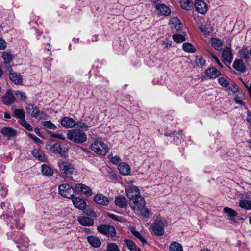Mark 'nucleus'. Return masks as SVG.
<instances>
[{"label": "nucleus", "mask_w": 251, "mask_h": 251, "mask_svg": "<svg viewBox=\"0 0 251 251\" xmlns=\"http://www.w3.org/2000/svg\"><path fill=\"white\" fill-rule=\"evenodd\" d=\"M181 7L185 10H190L193 6V2L191 0H180Z\"/></svg>", "instance_id": "obj_29"}, {"label": "nucleus", "mask_w": 251, "mask_h": 251, "mask_svg": "<svg viewBox=\"0 0 251 251\" xmlns=\"http://www.w3.org/2000/svg\"><path fill=\"white\" fill-rule=\"evenodd\" d=\"M232 67L237 71L242 73H244L246 69L245 64L241 59H235L233 63Z\"/></svg>", "instance_id": "obj_18"}, {"label": "nucleus", "mask_w": 251, "mask_h": 251, "mask_svg": "<svg viewBox=\"0 0 251 251\" xmlns=\"http://www.w3.org/2000/svg\"><path fill=\"white\" fill-rule=\"evenodd\" d=\"M88 243L94 248H98L101 245L100 239L96 236H88L87 237Z\"/></svg>", "instance_id": "obj_22"}, {"label": "nucleus", "mask_w": 251, "mask_h": 251, "mask_svg": "<svg viewBox=\"0 0 251 251\" xmlns=\"http://www.w3.org/2000/svg\"><path fill=\"white\" fill-rule=\"evenodd\" d=\"M124 242L126 244L127 248L131 251L136 250V245L132 240L129 239H125L124 240Z\"/></svg>", "instance_id": "obj_41"}, {"label": "nucleus", "mask_w": 251, "mask_h": 251, "mask_svg": "<svg viewBox=\"0 0 251 251\" xmlns=\"http://www.w3.org/2000/svg\"><path fill=\"white\" fill-rule=\"evenodd\" d=\"M15 100L16 99L13 94L12 91L10 89L7 90L6 93L1 97V101L6 106L13 104L15 102Z\"/></svg>", "instance_id": "obj_8"}, {"label": "nucleus", "mask_w": 251, "mask_h": 251, "mask_svg": "<svg viewBox=\"0 0 251 251\" xmlns=\"http://www.w3.org/2000/svg\"><path fill=\"white\" fill-rule=\"evenodd\" d=\"M33 155L40 160H44L45 156L42 154V152L38 150L34 149L32 151Z\"/></svg>", "instance_id": "obj_40"}, {"label": "nucleus", "mask_w": 251, "mask_h": 251, "mask_svg": "<svg viewBox=\"0 0 251 251\" xmlns=\"http://www.w3.org/2000/svg\"><path fill=\"white\" fill-rule=\"evenodd\" d=\"M201 31L204 34H207L209 31H207V28L203 25H201L200 28Z\"/></svg>", "instance_id": "obj_58"}, {"label": "nucleus", "mask_w": 251, "mask_h": 251, "mask_svg": "<svg viewBox=\"0 0 251 251\" xmlns=\"http://www.w3.org/2000/svg\"><path fill=\"white\" fill-rule=\"evenodd\" d=\"M109 158L110 159L111 162L114 164H119L121 161L119 156L116 155L115 156H111L110 155L109 156Z\"/></svg>", "instance_id": "obj_49"}, {"label": "nucleus", "mask_w": 251, "mask_h": 251, "mask_svg": "<svg viewBox=\"0 0 251 251\" xmlns=\"http://www.w3.org/2000/svg\"><path fill=\"white\" fill-rule=\"evenodd\" d=\"M170 251H183L181 245L176 242H172L169 247Z\"/></svg>", "instance_id": "obj_32"}, {"label": "nucleus", "mask_w": 251, "mask_h": 251, "mask_svg": "<svg viewBox=\"0 0 251 251\" xmlns=\"http://www.w3.org/2000/svg\"><path fill=\"white\" fill-rule=\"evenodd\" d=\"M223 211L225 213L227 214L229 217V219L231 221L234 220V217L237 215V213L230 208L225 207Z\"/></svg>", "instance_id": "obj_35"}, {"label": "nucleus", "mask_w": 251, "mask_h": 251, "mask_svg": "<svg viewBox=\"0 0 251 251\" xmlns=\"http://www.w3.org/2000/svg\"><path fill=\"white\" fill-rule=\"evenodd\" d=\"M34 132L39 137H42V135L40 134V130L38 128H35L34 129Z\"/></svg>", "instance_id": "obj_62"}, {"label": "nucleus", "mask_w": 251, "mask_h": 251, "mask_svg": "<svg viewBox=\"0 0 251 251\" xmlns=\"http://www.w3.org/2000/svg\"><path fill=\"white\" fill-rule=\"evenodd\" d=\"M16 243H18L17 247L21 251H27L28 239L25 236L21 235Z\"/></svg>", "instance_id": "obj_10"}, {"label": "nucleus", "mask_w": 251, "mask_h": 251, "mask_svg": "<svg viewBox=\"0 0 251 251\" xmlns=\"http://www.w3.org/2000/svg\"><path fill=\"white\" fill-rule=\"evenodd\" d=\"M28 136L30 138H31L33 140H34L35 141V142L37 143H42V141L40 139H39L38 138H37V137H36L34 135H33V134H31V133H29L28 134Z\"/></svg>", "instance_id": "obj_52"}, {"label": "nucleus", "mask_w": 251, "mask_h": 251, "mask_svg": "<svg viewBox=\"0 0 251 251\" xmlns=\"http://www.w3.org/2000/svg\"><path fill=\"white\" fill-rule=\"evenodd\" d=\"M222 56L225 61L230 63L233 59L231 48L226 47L223 50Z\"/></svg>", "instance_id": "obj_19"}, {"label": "nucleus", "mask_w": 251, "mask_h": 251, "mask_svg": "<svg viewBox=\"0 0 251 251\" xmlns=\"http://www.w3.org/2000/svg\"><path fill=\"white\" fill-rule=\"evenodd\" d=\"M107 251H120L118 246L115 243H110L107 245Z\"/></svg>", "instance_id": "obj_45"}, {"label": "nucleus", "mask_w": 251, "mask_h": 251, "mask_svg": "<svg viewBox=\"0 0 251 251\" xmlns=\"http://www.w3.org/2000/svg\"><path fill=\"white\" fill-rule=\"evenodd\" d=\"M84 212L86 215L90 216H94L95 215V212L93 210L90 208L86 209Z\"/></svg>", "instance_id": "obj_54"}, {"label": "nucleus", "mask_w": 251, "mask_h": 251, "mask_svg": "<svg viewBox=\"0 0 251 251\" xmlns=\"http://www.w3.org/2000/svg\"><path fill=\"white\" fill-rule=\"evenodd\" d=\"M58 166L61 174L64 176L70 178L74 173L75 167L74 165L66 161H59Z\"/></svg>", "instance_id": "obj_3"}, {"label": "nucleus", "mask_w": 251, "mask_h": 251, "mask_svg": "<svg viewBox=\"0 0 251 251\" xmlns=\"http://www.w3.org/2000/svg\"><path fill=\"white\" fill-rule=\"evenodd\" d=\"M196 11L202 14H205L207 11V6L205 2L201 0L195 1Z\"/></svg>", "instance_id": "obj_14"}, {"label": "nucleus", "mask_w": 251, "mask_h": 251, "mask_svg": "<svg viewBox=\"0 0 251 251\" xmlns=\"http://www.w3.org/2000/svg\"><path fill=\"white\" fill-rule=\"evenodd\" d=\"M228 88L229 89L234 92L237 91L238 90V87L237 85L234 83L231 84V86H229Z\"/></svg>", "instance_id": "obj_59"}, {"label": "nucleus", "mask_w": 251, "mask_h": 251, "mask_svg": "<svg viewBox=\"0 0 251 251\" xmlns=\"http://www.w3.org/2000/svg\"><path fill=\"white\" fill-rule=\"evenodd\" d=\"M21 124L24 126L26 129L28 131H32L33 130L32 127L30 125L28 124L25 119H22L20 121Z\"/></svg>", "instance_id": "obj_47"}, {"label": "nucleus", "mask_w": 251, "mask_h": 251, "mask_svg": "<svg viewBox=\"0 0 251 251\" xmlns=\"http://www.w3.org/2000/svg\"><path fill=\"white\" fill-rule=\"evenodd\" d=\"M91 150L100 155H105L108 152L107 145L100 141H95L90 146Z\"/></svg>", "instance_id": "obj_5"}, {"label": "nucleus", "mask_w": 251, "mask_h": 251, "mask_svg": "<svg viewBox=\"0 0 251 251\" xmlns=\"http://www.w3.org/2000/svg\"><path fill=\"white\" fill-rule=\"evenodd\" d=\"M67 136L69 140L77 144L83 143L87 139L86 134L80 129L68 130Z\"/></svg>", "instance_id": "obj_2"}, {"label": "nucleus", "mask_w": 251, "mask_h": 251, "mask_svg": "<svg viewBox=\"0 0 251 251\" xmlns=\"http://www.w3.org/2000/svg\"><path fill=\"white\" fill-rule=\"evenodd\" d=\"M72 200L75 207L80 210H83L86 208L87 205L83 199L78 197H73Z\"/></svg>", "instance_id": "obj_12"}, {"label": "nucleus", "mask_w": 251, "mask_h": 251, "mask_svg": "<svg viewBox=\"0 0 251 251\" xmlns=\"http://www.w3.org/2000/svg\"><path fill=\"white\" fill-rule=\"evenodd\" d=\"M50 136L52 137L57 138L61 139L62 140H65V137L62 135H59V134H58L56 133H53L52 132H50Z\"/></svg>", "instance_id": "obj_51"}, {"label": "nucleus", "mask_w": 251, "mask_h": 251, "mask_svg": "<svg viewBox=\"0 0 251 251\" xmlns=\"http://www.w3.org/2000/svg\"><path fill=\"white\" fill-rule=\"evenodd\" d=\"M209 54L211 56V57L215 60V61L221 67H222V65L221 64L219 60L217 57L216 56H215L213 53H212L211 52L209 51Z\"/></svg>", "instance_id": "obj_55"}, {"label": "nucleus", "mask_w": 251, "mask_h": 251, "mask_svg": "<svg viewBox=\"0 0 251 251\" xmlns=\"http://www.w3.org/2000/svg\"><path fill=\"white\" fill-rule=\"evenodd\" d=\"M97 229L98 232L108 237H113L116 233L114 226L109 224H100L97 226Z\"/></svg>", "instance_id": "obj_4"}, {"label": "nucleus", "mask_w": 251, "mask_h": 251, "mask_svg": "<svg viewBox=\"0 0 251 251\" xmlns=\"http://www.w3.org/2000/svg\"><path fill=\"white\" fill-rule=\"evenodd\" d=\"M13 64L12 63L3 62L1 64L5 72H8L9 74L13 72L12 66Z\"/></svg>", "instance_id": "obj_36"}, {"label": "nucleus", "mask_w": 251, "mask_h": 251, "mask_svg": "<svg viewBox=\"0 0 251 251\" xmlns=\"http://www.w3.org/2000/svg\"><path fill=\"white\" fill-rule=\"evenodd\" d=\"M76 125H77L80 128H82V129H85V130H87L88 128L89 127V126H88V125L82 121H78L77 123H76Z\"/></svg>", "instance_id": "obj_50"}, {"label": "nucleus", "mask_w": 251, "mask_h": 251, "mask_svg": "<svg viewBox=\"0 0 251 251\" xmlns=\"http://www.w3.org/2000/svg\"><path fill=\"white\" fill-rule=\"evenodd\" d=\"M4 118L5 119H10L11 118V116L8 113L4 112Z\"/></svg>", "instance_id": "obj_63"}, {"label": "nucleus", "mask_w": 251, "mask_h": 251, "mask_svg": "<svg viewBox=\"0 0 251 251\" xmlns=\"http://www.w3.org/2000/svg\"><path fill=\"white\" fill-rule=\"evenodd\" d=\"M59 194L64 197L72 199L75 195L74 189L68 184L60 185L58 188Z\"/></svg>", "instance_id": "obj_6"}, {"label": "nucleus", "mask_w": 251, "mask_h": 251, "mask_svg": "<svg viewBox=\"0 0 251 251\" xmlns=\"http://www.w3.org/2000/svg\"><path fill=\"white\" fill-rule=\"evenodd\" d=\"M26 110L28 113L31 116L35 118L38 116L39 110L34 104H29L26 107Z\"/></svg>", "instance_id": "obj_26"}, {"label": "nucleus", "mask_w": 251, "mask_h": 251, "mask_svg": "<svg viewBox=\"0 0 251 251\" xmlns=\"http://www.w3.org/2000/svg\"><path fill=\"white\" fill-rule=\"evenodd\" d=\"M62 148L59 144H54L50 147V151L54 153L60 154L62 152Z\"/></svg>", "instance_id": "obj_38"}, {"label": "nucleus", "mask_w": 251, "mask_h": 251, "mask_svg": "<svg viewBox=\"0 0 251 251\" xmlns=\"http://www.w3.org/2000/svg\"><path fill=\"white\" fill-rule=\"evenodd\" d=\"M120 173L123 175H127L130 172V167L126 163H122L118 166Z\"/></svg>", "instance_id": "obj_25"}, {"label": "nucleus", "mask_w": 251, "mask_h": 251, "mask_svg": "<svg viewBox=\"0 0 251 251\" xmlns=\"http://www.w3.org/2000/svg\"><path fill=\"white\" fill-rule=\"evenodd\" d=\"M75 189L76 191L81 193L87 197H90L93 194L91 189L88 186L84 184H76L75 185Z\"/></svg>", "instance_id": "obj_9"}, {"label": "nucleus", "mask_w": 251, "mask_h": 251, "mask_svg": "<svg viewBox=\"0 0 251 251\" xmlns=\"http://www.w3.org/2000/svg\"><path fill=\"white\" fill-rule=\"evenodd\" d=\"M218 82L221 86L227 88L230 85L229 81L224 77L219 78Z\"/></svg>", "instance_id": "obj_44"}, {"label": "nucleus", "mask_w": 251, "mask_h": 251, "mask_svg": "<svg viewBox=\"0 0 251 251\" xmlns=\"http://www.w3.org/2000/svg\"><path fill=\"white\" fill-rule=\"evenodd\" d=\"M196 64L198 66L202 68L205 65V61L201 57H197L196 59Z\"/></svg>", "instance_id": "obj_46"}, {"label": "nucleus", "mask_w": 251, "mask_h": 251, "mask_svg": "<svg viewBox=\"0 0 251 251\" xmlns=\"http://www.w3.org/2000/svg\"><path fill=\"white\" fill-rule=\"evenodd\" d=\"M83 231H85V233H86L87 234L90 233L92 231L90 229H88V228H84Z\"/></svg>", "instance_id": "obj_64"}, {"label": "nucleus", "mask_w": 251, "mask_h": 251, "mask_svg": "<svg viewBox=\"0 0 251 251\" xmlns=\"http://www.w3.org/2000/svg\"><path fill=\"white\" fill-rule=\"evenodd\" d=\"M173 38L174 41L177 43L182 42L186 40L185 36L180 34H174L173 35Z\"/></svg>", "instance_id": "obj_42"}, {"label": "nucleus", "mask_w": 251, "mask_h": 251, "mask_svg": "<svg viewBox=\"0 0 251 251\" xmlns=\"http://www.w3.org/2000/svg\"><path fill=\"white\" fill-rule=\"evenodd\" d=\"M172 22L175 25V28L177 30H179L182 28V23L177 18H174L172 20Z\"/></svg>", "instance_id": "obj_43"}, {"label": "nucleus", "mask_w": 251, "mask_h": 251, "mask_svg": "<svg viewBox=\"0 0 251 251\" xmlns=\"http://www.w3.org/2000/svg\"><path fill=\"white\" fill-rule=\"evenodd\" d=\"M182 47L185 52L194 53L196 51L194 46L191 43L188 42L184 43Z\"/></svg>", "instance_id": "obj_31"}, {"label": "nucleus", "mask_w": 251, "mask_h": 251, "mask_svg": "<svg viewBox=\"0 0 251 251\" xmlns=\"http://www.w3.org/2000/svg\"><path fill=\"white\" fill-rule=\"evenodd\" d=\"M41 171L43 176L50 177L53 176V171L51 167L46 164L41 166Z\"/></svg>", "instance_id": "obj_24"}, {"label": "nucleus", "mask_w": 251, "mask_h": 251, "mask_svg": "<svg viewBox=\"0 0 251 251\" xmlns=\"http://www.w3.org/2000/svg\"><path fill=\"white\" fill-rule=\"evenodd\" d=\"M14 116L18 119H25V114L24 111L22 109H15L14 111Z\"/></svg>", "instance_id": "obj_37"}, {"label": "nucleus", "mask_w": 251, "mask_h": 251, "mask_svg": "<svg viewBox=\"0 0 251 251\" xmlns=\"http://www.w3.org/2000/svg\"><path fill=\"white\" fill-rule=\"evenodd\" d=\"M6 47V42L2 39L0 38V49H4Z\"/></svg>", "instance_id": "obj_56"}, {"label": "nucleus", "mask_w": 251, "mask_h": 251, "mask_svg": "<svg viewBox=\"0 0 251 251\" xmlns=\"http://www.w3.org/2000/svg\"><path fill=\"white\" fill-rule=\"evenodd\" d=\"M78 221L85 226H91L94 224V220L88 217L79 216L78 217Z\"/></svg>", "instance_id": "obj_21"}, {"label": "nucleus", "mask_w": 251, "mask_h": 251, "mask_svg": "<svg viewBox=\"0 0 251 251\" xmlns=\"http://www.w3.org/2000/svg\"><path fill=\"white\" fill-rule=\"evenodd\" d=\"M108 216L109 217H110V218H111L113 220H116V221H120V222L121 221V220H120L119 219L118 217L116 216V215H115L114 214H108Z\"/></svg>", "instance_id": "obj_60"}, {"label": "nucleus", "mask_w": 251, "mask_h": 251, "mask_svg": "<svg viewBox=\"0 0 251 251\" xmlns=\"http://www.w3.org/2000/svg\"><path fill=\"white\" fill-rule=\"evenodd\" d=\"M165 226V221L160 218H157L155 222L153 227V231L155 235L160 236L164 234V227Z\"/></svg>", "instance_id": "obj_7"}, {"label": "nucleus", "mask_w": 251, "mask_h": 251, "mask_svg": "<svg viewBox=\"0 0 251 251\" xmlns=\"http://www.w3.org/2000/svg\"><path fill=\"white\" fill-rule=\"evenodd\" d=\"M238 54L240 57L248 61L250 59L249 56V50H248L246 47H243L241 50L238 51Z\"/></svg>", "instance_id": "obj_28"}, {"label": "nucleus", "mask_w": 251, "mask_h": 251, "mask_svg": "<svg viewBox=\"0 0 251 251\" xmlns=\"http://www.w3.org/2000/svg\"><path fill=\"white\" fill-rule=\"evenodd\" d=\"M156 9L159 14L163 16H168L170 14L171 10L164 4H157Z\"/></svg>", "instance_id": "obj_20"}, {"label": "nucleus", "mask_w": 251, "mask_h": 251, "mask_svg": "<svg viewBox=\"0 0 251 251\" xmlns=\"http://www.w3.org/2000/svg\"><path fill=\"white\" fill-rule=\"evenodd\" d=\"M94 200L97 204L102 206H107L109 203L108 198L102 194L95 195Z\"/></svg>", "instance_id": "obj_13"}, {"label": "nucleus", "mask_w": 251, "mask_h": 251, "mask_svg": "<svg viewBox=\"0 0 251 251\" xmlns=\"http://www.w3.org/2000/svg\"><path fill=\"white\" fill-rule=\"evenodd\" d=\"M42 125L47 128L55 130L56 129V126L50 121H46L42 122Z\"/></svg>", "instance_id": "obj_39"}, {"label": "nucleus", "mask_w": 251, "mask_h": 251, "mask_svg": "<svg viewBox=\"0 0 251 251\" xmlns=\"http://www.w3.org/2000/svg\"><path fill=\"white\" fill-rule=\"evenodd\" d=\"M235 101L236 103L240 104V105H244V102H242L240 98L238 96H236L234 98Z\"/></svg>", "instance_id": "obj_57"}, {"label": "nucleus", "mask_w": 251, "mask_h": 251, "mask_svg": "<svg viewBox=\"0 0 251 251\" xmlns=\"http://www.w3.org/2000/svg\"><path fill=\"white\" fill-rule=\"evenodd\" d=\"M129 230L134 236L137 238L142 243L143 245L147 244L146 240L141 235L140 233L136 230V228L134 227H130Z\"/></svg>", "instance_id": "obj_27"}, {"label": "nucleus", "mask_w": 251, "mask_h": 251, "mask_svg": "<svg viewBox=\"0 0 251 251\" xmlns=\"http://www.w3.org/2000/svg\"><path fill=\"white\" fill-rule=\"evenodd\" d=\"M0 133L8 139L14 137L17 135V131L13 128L10 127H4L0 130Z\"/></svg>", "instance_id": "obj_11"}, {"label": "nucleus", "mask_w": 251, "mask_h": 251, "mask_svg": "<svg viewBox=\"0 0 251 251\" xmlns=\"http://www.w3.org/2000/svg\"><path fill=\"white\" fill-rule=\"evenodd\" d=\"M115 204L121 208L126 209L127 207V201L124 196H116L115 199Z\"/></svg>", "instance_id": "obj_17"}, {"label": "nucleus", "mask_w": 251, "mask_h": 251, "mask_svg": "<svg viewBox=\"0 0 251 251\" xmlns=\"http://www.w3.org/2000/svg\"><path fill=\"white\" fill-rule=\"evenodd\" d=\"M239 206L246 210H251V201L245 199L240 201Z\"/></svg>", "instance_id": "obj_33"}, {"label": "nucleus", "mask_w": 251, "mask_h": 251, "mask_svg": "<svg viewBox=\"0 0 251 251\" xmlns=\"http://www.w3.org/2000/svg\"><path fill=\"white\" fill-rule=\"evenodd\" d=\"M2 57L4 60L3 62L12 63L15 58V55L10 52L4 51L2 53Z\"/></svg>", "instance_id": "obj_30"}, {"label": "nucleus", "mask_w": 251, "mask_h": 251, "mask_svg": "<svg viewBox=\"0 0 251 251\" xmlns=\"http://www.w3.org/2000/svg\"><path fill=\"white\" fill-rule=\"evenodd\" d=\"M211 44L215 49L218 50H221L220 47L222 46V42L220 39L213 38L211 40Z\"/></svg>", "instance_id": "obj_34"}, {"label": "nucleus", "mask_w": 251, "mask_h": 251, "mask_svg": "<svg viewBox=\"0 0 251 251\" xmlns=\"http://www.w3.org/2000/svg\"><path fill=\"white\" fill-rule=\"evenodd\" d=\"M16 95L18 99L23 101H25L26 99L25 93L21 91H17L16 92Z\"/></svg>", "instance_id": "obj_48"}, {"label": "nucleus", "mask_w": 251, "mask_h": 251, "mask_svg": "<svg viewBox=\"0 0 251 251\" xmlns=\"http://www.w3.org/2000/svg\"><path fill=\"white\" fill-rule=\"evenodd\" d=\"M205 74L211 79L215 78L221 75V73L216 67H212L206 69Z\"/></svg>", "instance_id": "obj_15"}, {"label": "nucleus", "mask_w": 251, "mask_h": 251, "mask_svg": "<svg viewBox=\"0 0 251 251\" xmlns=\"http://www.w3.org/2000/svg\"><path fill=\"white\" fill-rule=\"evenodd\" d=\"M173 134H175L176 135V137H177V139H178L179 137H181L183 135L182 131H178L177 133H176V132L175 131L173 132Z\"/></svg>", "instance_id": "obj_61"}, {"label": "nucleus", "mask_w": 251, "mask_h": 251, "mask_svg": "<svg viewBox=\"0 0 251 251\" xmlns=\"http://www.w3.org/2000/svg\"><path fill=\"white\" fill-rule=\"evenodd\" d=\"M7 190L4 188V186L0 183V195L2 197H5L6 195Z\"/></svg>", "instance_id": "obj_53"}, {"label": "nucleus", "mask_w": 251, "mask_h": 251, "mask_svg": "<svg viewBox=\"0 0 251 251\" xmlns=\"http://www.w3.org/2000/svg\"><path fill=\"white\" fill-rule=\"evenodd\" d=\"M9 78L13 82L16 84H22V77L20 73H17L16 72L11 73L9 74Z\"/></svg>", "instance_id": "obj_23"}, {"label": "nucleus", "mask_w": 251, "mask_h": 251, "mask_svg": "<svg viewBox=\"0 0 251 251\" xmlns=\"http://www.w3.org/2000/svg\"><path fill=\"white\" fill-rule=\"evenodd\" d=\"M126 195L130 199L129 205L135 213L140 214L144 217L151 215V212L145 207L146 202L141 196L137 187L132 186L126 190Z\"/></svg>", "instance_id": "obj_1"}, {"label": "nucleus", "mask_w": 251, "mask_h": 251, "mask_svg": "<svg viewBox=\"0 0 251 251\" xmlns=\"http://www.w3.org/2000/svg\"><path fill=\"white\" fill-rule=\"evenodd\" d=\"M61 124L67 128L73 127L76 125V122L73 118L68 117L63 118L61 120Z\"/></svg>", "instance_id": "obj_16"}]
</instances>
